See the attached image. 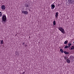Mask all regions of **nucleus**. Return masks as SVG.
Segmentation results:
<instances>
[{"label": "nucleus", "instance_id": "39448f33", "mask_svg": "<svg viewBox=\"0 0 74 74\" xmlns=\"http://www.w3.org/2000/svg\"><path fill=\"white\" fill-rule=\"evenodd\" d=\"M22 13L25 14V15H27L28 14V12L27 11H23L22 12Z\"/></svg>", "mask_w": 74, "mask_h": 74}, {"label": "nucleus", "instance_id": "4468645a", "mask_svg": "<svg viewBox=\"0 0 74 74\" xmlns=\"http://www.w3.org/2000/svg\"><path fill=\"white\" fill-rule=\"evenodd\" d=\"M0 42H1V44H3L4 43V42H3V40H1Z\"/></svg>", "mask_w": 74, "mask_h": 74}, {"label": "nucleus", "instance_id": "1a4fd4ad", "mask_svg": "<svg viewBox=\"0 0 74 74\" xmlns=\"http://www.w3.org/2000/svg\"><path fill=\"white\" fill-rule=\"evenodd\" d=\"M25 6L27 9H29V5H28V4H25Z\"/></svg>", "mask_w": 74, "mask_h": 74}, {"label": "nucleus", "instance_id": "ddd939ff", "mask_svg": "<svg viewBox=\"0 0 74 74\" xmlns=\"http://www.w3.org/2000/svg\"><path fill=\"white\" fill-rule=\"evenodd\" d=\"M68 40H66L64 42V44H67V43H68Z\"/></svg>", "mask_w": 74, "mask_h": 74}, {"label": "nucleus", "instance_id": "a211bd4d", "mask_svg": "<svg viewBox=\"0 0 74 74\" xmlns=\"http://www.w3.org/2000/svg\"><path fill=\"white\" fill-rule=\"evenodd\" d=\"M64 48L65 49H67V48H68V46H65Z\"/></svg>", "mask_w": 74, "mask_h": 74}, {"label": "nucleus", "instance_id": "4be33fe9", "mask_svg": "<svg viewBox=\"0 0 74 74\" xmlns=\"http://www.w3.org/2000/svg\"><path fill=\"white\" fill-rule=\"evenodd\" d=\"M24 47H27V45L26 44V45H24Z\"/></svg>", "mask_w": 74, "mask_h": 74}, {"label": "nucleus", "instance_id": "6ab92c4d", "mask_svg": "<svg viewBox=\"0 0 74 74\" xmlns=\"http://www.w3.org/2000/svg\"><path fill=\"white\" fill-rule=\"evenodd\" d=\"M64 58L65 59V60L67 59V57H64Z\"/></svg>", "mask_w": 74, "mask_h": 74}, {"label": "nucleus", "instance_id": "7ed1b4c3", "mask_svg": "<svg viewBox=\"0 0 74 74\" xmlns=\"http://www.w3.org/2000/svg\"><path fill=\"white\" fill-rule=\"evenodd\" d=\"M68 3L69 4H73L74 3V0H68Z\"/></svg>", "mask_w": 74, "mask_h": 74}, {"label": "nucleus", "instance_id": "0eeeda50", "mask_svg": "<svg viewBox=\"0 0 74 74\" xmlns=\"http://www.w3.org/2000/svg\"><path fill=\"white\" fill-rule=\"evenodd\" d=\"M1 9L3 10H5V5H2L1 7Z\"/></svg>", "mask_w": 74, "mask_h": 74}, {"label": "nucleus", "instance_id": "5701e85b", "mask_svg": "<svg viewBox=\"0 0 74 74\" xmlns=\"http://www.w3.org/2000/svg\"><path fill=\"white\" fill-rule=\"evenodd\" d=\"M25 72H23V73H22V74H25Z\"/></svg>", "mask_w": 74, "mask_h": 74}, {"label": "nucleus", "instance_id": "6e6552de", "mask_svg": "<svg viewBox=\"0 0 74 74\" xmlns=\"http://www.w3.org/2000/svg\"><path fill=\"white\" fill-rule=\"evenodd\" d=\"M58 14H59L58 12H57L56 13V18H58V16H59Z\"/></svg>", "mask_w": 74, "mask_h": 74}, {"label": "nucleus", "instance_id": "b1692460", "mask_svg": "<svg viewBox=\"0 0 74 74\" xmlns=\"http://www.w3.org/2000/svg\"><path fill=\"white\" fill-rule=\"evenodd\" d=\"M70 46H68V48H70Z\"/></svg>", "mask_w": 74, "mask_h": 74}, {"label": "nucleus", "instance_id": "f257e3e1", "mask_svg": "<svg viewBox=\"0 0 74 74\" xmlns=\"http://www.w3.org/2000/svg\"><path fill=\"white\" fill-rule=\"evenodd\" d=\"M2 21L4 22H6V21H7V17H6L5 15H2Z\"/></svg>", "mask_w": 74, "mask_h": 74}, {"label": "nucleus", "instance_id": "aec40b11", "mask_svg": "<svg viewBox=\"0 0 74 74\" xmlns=\"http://www.w3.org/2000/svg\"><path fill=\"white\" fill-rule=\"evenodd\" d=\"M68 46H71V44L69 43L68 45Z\"/></svg>", "mask_w": 74, "mask_h": 74}, {"label": "nucleus", "instance_id": "2eb2a0df", "mask_svg": "<svg viewBox=\"0 0 74 74\" xmlns=\"http://www.w3.org/2000/svg\"><path fill=\"white\" fill-rule=\"evenodd\" d=\"M2 16V12H0V17H1Z\"/></svg>", "mask_w": 74, "mask_h": 74}, {"label": "nucleus", "instance_id": "9b49d317", "mask_svg": "<svg viewBox=\"0 0 74 74\" xmlns=\"http://www.w3.org/2000/svg\"><path fill=\"white\" fill-rule=\"evenodd\" d=\"M66 62L68 63H70V60L69 59H67L66 60Z\"/></svg>", "mask_w": 74, "mask_h": 74}, {"label": "nucleus", "instance_id": "f8f14e48", "mask_svg": "<svg viewBox=\"0 0 74 74\" xmlns=\"http://www.w3.org/2000/svg\"><path fill=\"white\" fill-rule=\"evenodd\" d=\"M53 26H55V25H56V21H54L53 22Z\"/></svg>", "mask_w": 74, "mask_h": 74}, {"label": "nucleus", "instance_id": "f03ea898", "mask_svg": "<svg viewBox=\"0 0 74 74\" xmlns=\"http://www.w3.org/2000/svg\"><path fill=\"white\" fill-rule=\"evenodd\" d=\"M58 29L59 30H60V32H61L62 33L64 34V32H65V31H64V29L61 27H58Z\"/></svg>", "mask_w": 74, "mask_h": 74}, {"label": "nucleus", "instance_id": "20e7f679", "mask_svg": "<svg viewBox=\"0 0 74 74\" xmlns=\"http://www.w3.org/2000/svg\"><path fill=\"white\" fill-rule=\"evenodd\" d=\"M51 9L52 10H53V9L55 8V3H53L51 5Z\"/></svg>", "mask_w": 74, "mask_h": 74}, {"label": "nucleus", "instance_id": "f3484780", "mask_svg": "<svg viewBox=\"0 0 74 74\" xmlns=\"http://www.w3.org/2000/svg\"><path fill=\"white\" fill-rule=\"evenodd\" d=\"M71 49L72 50H73V49H74V46H72V48H71Z\"/></svg>", "mask_w": 74, "mask_h": 74}, {"label": "nucleus", "instance_id": "423d86ee", "mask_svg": "<svg viewBox=\"0 0 74 74\" xmlns=\"http://www.w3.org/2000/svg\"><path fill=\"white\" fill-rule=\"evenodd\" d=\"M69 59L70 60H73L74 59V57L73 56H71L69 57Z\"/></svg>", "mask_w": 74, "mask_h": 74}, {"label": "nucleus", "instance_id": "412c9836", "mask_svg": "<svg viewBox=\"0 0 74 74\" xmlns=\"http://www.w3.org/2000/svg\"><path fill=\"white\" fill-rule=\"evenodd\" d=\"M23 45H24L23 46L25 45V42H23Z\"/></svg>", "mask_w": 74, "mask_h": 74}, {"label": "nucleus", "instance_id": "393cba45", "mask_svg": "<svg viewBox=\"0 0 74 74\" xmlns=\"http://www.w3.org/2000/svg\"><path fill=\"white\" fill-rule=\"evenodd\" d=\"M73 43L74 44V41L73 42Z\"/></svg>", "mask_w": 74, "mask_h": 74}, {"label": "nucleus", "instance_id": "9d476101", "mask_svg": "<svg viewBox=\"0 0 74 74\" xmlns=\"http://www.w3.org/2000/svg\"><path fill=\"white\" fill-rule=\"evenodd\" d=\"M64 53L65 54H66V55H67L68 54H69V52H67L66 51H65L64 52Z\"/></svg>", "mask_w": 74, "mask_h": 74}, {"label": "nucleus", "instance_id": "dca6fc26", "mask_svg": "<svg viewBox=\"0 0 74 74\" xmlns=\"http://www.w3.org/2000/svg\"><path fill=\"white\" fill-rule=\"evenodd\" d=\"M60 51L62 53H63V51L62 49H60Z\"/></svg>", "mask_w": 74, "mask_h": 74}]
</instances>
